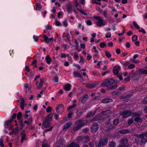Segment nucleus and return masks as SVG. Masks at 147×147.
<instances>
[{
  "label": "nucleus",
  "instance_id": "nucleus-31",
  "mask_svg": "<svg viewBox=\"0 0 147 147\" xmlns=\"http://www.w3.org/2000/svg\"><path fill=\"white\" fill-rule=\"evenodd\" d=\"M4 142V140L3 138L1 137L0 138V146L1 147H3L4 146L3 144Z\"/></svg>",
  "mask_w": 147,
  "mask_h": 147
},
{
  "label": "nucleus",
  "instance_id": "nucleus-51",
  "mask_svg": "<svg viewBox=\"0 0 147 147\" xmlns=\"http://www.w3.org/2000/svg\"><path fill=\"white\" fill-rule=\"evenodd\" d=\"M115 11H117L116 9H115V7H113L111 9V10L110 12H111V14L112 15H113V12Z\"/></svg>",
  "mask_w": 147,
  "mask_h": 147
},
{
  "label": "nucleus",
  "instance_id": "nucleus-4",
  "mask_svg": "<svg viewBox=\"0 0 147 147\" xmlns=\"http://www.w3.org/2000/svg\"><path fill=\"white\" fill-rule=\"evenodd\" d=\"M108 142L107 138H103L100 140L99 143L98 145H96V147H101L105 145Z\"/></svg>",
  "mask_w": 147,
  "mask_h": 147
},
{
  "label": "nucleus",
  "instance_id": "nucleus-36",
  "mask_svg": "<svg viewBox=\"0 0 147 147\" xmlns=\"http://www.w3.org/2000/svg\"><path fill=\"white\" fill-rule=\"evenodd\" d=\"M119 122V120L118 119H115L114 120L113 123L114 125L115 126L117 125Z\"/></svg>",
  "mask_w": 147,
  "mask_h": 147
},
{
  "label": "nucleus",
  "instance_id": "nucleus-28",
  "mask_svg": "<svg viewBox=\"0 0 147 147\" xmlns=\"http://www.w3.org/2000/svg\"><path fill=\"white\" fill-rule=\"evenodd\" d=\"M90 140V138L88 136H85L83 139V141L84 142H87Z\"/></svg>",
  "mask_w": 147,
  "mask_h": 147
},
{
  "label": "nucleus",
  "instance_id": "nucleus-9",
  "mask_svg": "<svg viewBox=\"0 0 147 147\" xmlns=\"http://www.w3.org/2000/svg\"><path fill=\"white\" fill-rule=\"evenodd\" d=\"M133 116L135 118L134 119V121L137 122H141L142 121V119L139 117V114L137 113H135L134 114Z\"/></svg>",
  "mask_w": 147,
  "mask_h": 147
},
{
  "label": "nucleus",
  "instance_id": "nucleus-34",
  "mask_svg": "<svg viewBox=\"0 0 147 147\" xmlns=\"http://www.w3.org/2000/svg\"><path fill=\"white\" fill-rule=\"evenodd\" d=\"M133 25L135 27L138 29H140V27L137 24L136 22H135L134 21L133 22Z\"/></svg>",
  "mask_w": 147,
  "mask_h": 147
},
{
  "label": "nucleus",
  "instance_id": "nucleus-49",
  "mask_svg": "<svg viewBox=\"0 0 147 147\" xmlns=\"http://www.w3.org/2000/svg\"><path fill=\"white\" fill-rule=\"evenodd\" d=\"M53 127H51L49 129H45L44 131V133H46L48 132L49 131H50L52 130Z\"/></svg>",
  "mask_w": 147,
  "mask_h": 147
},
{
  "label": "nucleus",
  "instance_id": "nucleus-55",
  "mask_svg": "<svg viewBox=\"0 0 147 147\" xmlns=\"http://www.w3.org/2000/svg\"><path fill=\"white\" fill-rule=\"evenodd\" d=\"M52 109L51 107L49 106V107H47L46 109V111L47 112H50L51 110Z\"/></svg>",
  "mask_w": 147,
  "mask_h": 147
},
{
  "label": "nucleus",
  "instance_id": "nucleus-17",
  "mask_svg": "<svg viewBox=\"0 0 147 147\" xmlns=\"http://www.w3.org/2000/svg\"><path fill=\"white\" fill-rule=\"evenodd\" d=\"M139 74H147V70L144 68H141L138 70Z\"/></svg>",
  "mask_w": 147,
  "mask_h": 147
},
{
  "label": "nucleus",
  "instance_id": "nucleus-41",
  "mask_svg": "<svg viewBox=\"0 0 147 147\" xmlns=\"http://www.w3.org/2000/svg\"><path fill=\"white\" fill-rule=\"evenodd\" d=\"M80 60L79 62L80 63H82V64H84L85 61V60L82 56H80Z\"/></svg>",
  "mask_w": 147,
  "mask_h": 147
},
{
  "label": "nucleus",
  "instance_id": "nucleus-35",
  "mask_svg": "<svg viewBox=\"0 0 147 147\" xmlns=\"http://www.w3.org/2000/svg\"><path fill=\"white\" fill-rule=\"evenodd\" d=\"M118 86V85L117 84H115L113 85H112L110 86L109 88V90H111L113 89H114L117 88Z\"/></svg>",
  "mask_w": 147,
  "mask_h": 147
},
{
  "label": "nucleus",
  "instance_id": "nucleus-1",
  "mask_svg": "<svg viewBox=\"0 0 147 147\" xmlns=\"http://www.w3.org/2000/svg\"><path fill=\"white\" fill-rule=\"evenodd\" d=\"M115 81L113 79H108L106 80L102 84V86L108 87L109 85L113 84Z\"/></svg>",
  "mask_w": 147,
  "mask_h": 147
},
{
  "label": "nucleus",
  "instance_id": "nucleus-16",
  "mask_svg": "<svg viewBox=\"0 0 147 147\" xmlns=\"http://www.w3.org/2000/svg\"><path fill=\"white\" fill-rule=\"evenodd\" d=\"M76 125H77L80 128L84 125V123L82 120H80L76 121L75 123Z\"/></svg>",
  "mask_w": 147,
  "mask_h": 147
},
{
  "label": "nucleus",
  "instance_id": "nucleus-57",
  "mask_svg": "<svg viewBox=\"0 0 147 147\" xmlns=\"http://www.w3.org/2000/svg\"><path fill=\"white\" fill-rule=\"evenodd\" d=\"M105 36L107 38H110L111 36V34L110 32H108L105 35Z\"/></svg>",
  "mask_w": 147,
  "mask_h": 147
},
{
  "label": "nucleus",
  "instance_id": "nucleus-23",
  "mask_svg": "<svg viewBox=\"0 0 147 147\" xmlns=\"http://www.w3.org/2000/svg\"><path fill=\"white\" fill-rule=\"evenodd\" d=\"M46 62L48 64H50L51 62V59L49 55H47L45 58Z\"/></svg>",
  "mask_w": 147,
  "mask_h": 147
},
{
  "label": "nucleus",
  "instance_id": "nucleus-15",
  "mask_svg": "<svg viewBox=\"0 0 147 147\" xmlns=\"http://www.w3.org/2000/svg\"><path fill=\"white\" fill-rule=\"evenodd\" d=\"M20 101L21 102L20 103V107L21 109L22 110H23L24 109V107L26 106L27 104L25 102V101L24 98H21Z\"/></svg>",
  "mask_w": 147,
  "mask_h": 147
},
{
  "label": "nucleus",
  "instance_id": "nucleus-21",
  "mask_svg": "<svg viewBox=\"0 0 147 147\" xmlns=\"http://www.w3.org/2000/svg\"><path fill=\"white\" fill-rule=\"evenodd\" d=\"M112 101V99L109 98H107L102 100V102L104 103H107Z\"/></svg>",
  "mask_w": 147,
  "mask_h": 147
},
{
  "label": "nucleus",
  "instance_id": "nucleus-27",
  "mask_svg": "<svg viewBox=\"0 0 147 147\" xmlns=\"http://www.w3.org/2000/svg\"><path fill=\"white\" fill-rule=\"evenodd\" d=\"M96 113V111L90 112H89L87 115V117H90L91 116H92L94 115Z\"/></svg>",
  "mask_w": 147,
  "mask_h": 147
},
{
  "label": "nucleus",
  "instance_id": "nucleus-25",
  "mask_svg": "<svg viewBox=\"0 0 147 147\" xmlns=\"http://www.w3.org/2000/svg\"><path fill=\"white\" fill-rule=\"evenodd\" d=\"M96 35V33H94L91 34V36L92 37L90 40V42H94V38Z\"/></svg>",
  "mask_w": 147,
  "mask_h": 147
},
{
  "label": "nucleus",
  "instance_id": "nucleus-44",
  "mask_svg": "<svg viewBox=\"0 0 147 147\" xmlns=\"http://www.w3.org/2000/svg\"><path fill=\"white\" fill-rule=\"evenodd\" d=\"M100 98V97L99 96H98L96 97H95L93 99V100L95 102L99 100Z\"/></svg>",
  "mask_w": 147,
  "mask_h": 147
},
{
  "label": "nucleus",
  "instance_id": "nucleus-10",
  "mask_svg": "<svg viewBox=\"0 0 147 147\" xmlns=\"http://www.w3.org/2000/svg\"><path fill=\"white\" fill-rule=\"evenodd\" d=\"M21 142L23 143L24 140L27 139V137H26V134L25 133V131L24 130H22L21 134Z\"/></svg>",
  "mask_w": 147,
  "mask_h": 147
},
{
  "label": "nucleus",
  "instance_id": "nucleus-32",
  "mask_svg": "<svg viewBox=\"0 0 147 147\" xmlns=\"http://www.w3.org/2000/svg\"><path fill=\"white\" fill-rule=\"evenodd\" d=\"M36 9L37 10H40L41 8V4L40 3H36Z\"/></svg>",
  "mask_w": 147,
  "mask_h": 147
},
{
  "label": "nucleus",
  "instance_id": "nucleus-5",
  "mask_svg": "<svg viewBox=\"0 0 147 147\" xmlns=\"http://www.w3.org/2000/svg\"><path fill=\"white\" fill-rule=\"evenodd\" d=\"M131 112L130 111H124L120 113V115L123 118H127L131 115Z\"/></svg>",
  "mask_w": 147,
  "mask_h": 147
},
{
  "label": "nucleus",
  "instance_id": "nucleus-6",
  "mask_svg": "<svg viewBox=\"0 0 147 147\" xmlns=\"http://www.w3.org/2000/svg\"><path fill=\"white\" fill-rule=\"evenodd\" d=\"M128 140L125 138H123L120 141V145L118 147H128Z\"/></svg>",
  "mask_w": 147,
  "mask_h": 147
},
{
  "label": "nucleus",
  "instance_id": "nucleus-47",
  "mask_svg": "<svg viewBox=\"0 0 147 147\" xmlns=\"http://www.w3.org/2000/svg\"><path fill=\"white\" fill-rule=\"evenodd\" d=\"M72 144V147H79V146L76 144H75L74 142H72L70 145Z\"/></svg>",
  "mask_w": 147,
  "mask_h": 147
},
{
  "label": "nucleus",
  "instance_id": "nucleus-13",
  "mask_svg": "<svg viewBox=\"0 0 147 147\" xmlns=\"http://www.w3.org/2000/svg\"><path fill=\"white\" fill-rule=\"evenodd\" d=\"M72 122L71 121H69L66 123L64 126L63 129H67L72 125Z\"/></svg>",
  "mask_w": 147,
  "mask_h": 147
},
{
  "label": "nucleus",
  "instance_id": "nucleus-63",
  "mask_svg": "<svg viewBox=\"0 0 147 147\" xmlns=\"http://www.w3.org/2000/svg\"><path fill=\"white\" fill-rule=\"evenodd\" d=\"M107 10H105L103 12V14L105 17H107Z\"/></svg>",
  "mask_w": 147,
  "mask_h": 147
},
{
  "label": "nucleus",
  "instance_id": "nucleus-46",
  "mask_svg": "<svg viewBox=\"0 0 147 147\" xmlns=\"http://www.w3.org/2000/svg\"><path fill=\"white\" fill-rule=\"evenodd\" d=\"M128 67L129 69H132L135 67V66L133 64H131L129 65Z\"/></svg>",
  "mask_w": 147,
  "mask_h": 147
},
{
  "label": "nucleus",
  "instance_id": "nucleus-33",
  "mask_svg": "<svg viewBox=\"0 0 147 147\" xmlns=\"http://www.w3.org/2000/svg\"><path fill=\"white\" fill-rule=\"evenodd\" d=\"M132 39L133 41H136L138 39V36L136 35H134L132 36Z\"/></svg>",
  "mask_w": 147,
  "mask_h": 147
},
{
  "label": "nucleus",
  "instance_id": "nucleus-45",
  "mask_svg": "<svg viewBox=\"0 0 147 147\" xmlns=\"http://www.w3.org/2000/svg\"><path fill=\"white\" fill-rule=\"evenodd\" d=\"M100 46L101 48H103L106 46V45L104 42H102L100 43Z\"/></svg>",
  "mask_w": 147,
  "mask_h": 147
},
{
  "label": "nucleus",
  "instance_id": "nucleus-14",
  "mask_svg": "<svg viewBox=\"0 0 147 147\" xmlns=\"http://www.w3.org/2000/svg\"><path fill=\"white\" fill-rule=\"evenodd\" d=\"M43 36V38L47 43H49L50 41H52L53 39V38H48V36L45 35H44Z\"/></svg>",
  "mask_w": 147,
  "mask_h": 147
},
{
  "label": "nucleus",
  "instance_id": "nucleus-37",
  "mask_svg": "<svg viewBox=\"0 0 147 147\" xmlns=\"http://www.w3.org/2000/svg\"><path fill=\"white\" fill-rule=\"evenodd\" d=\"M105 54L106 56L108 58L111 57V55L110 53L108 51H106L105 52Z\"/></svg>",
  "mask_w": 147,
  "mask_h": 147
},
{
  "label": "nucleus",
  "instance_id": "nucleus-54",
  "mask_svg": "<svg viewBox=\"0 0 147 147\" xmlns=\"http://www.w3.org/2000/svg\"><path fill=\"white\" fill-rule=\"evenodd\" d=\"M86 24L90 26L92 24V22L90 21V20H88L86 22Z\"/></svg>",
  "mask_w": 147,
  "mask_h": 147
},
{
  "label": "nucleus",
  "instance_id": "nucleus-61",
  "mask_svg": "<svg viewBox=\"0 0 147 147\" xmlns=\"http://www.w3.org/2000/svg\"><path fill=\"white\" fill-rule=\"evenodd\" d=\"M82 139V138L81 136H80L78 137L77 138V140L78 141L80 142Z\"/></svg>",
  "mask_w": 147,
  "mask_h": 147
},
{
  "label": "nucleus",
  "instance_id": "nucleus-48",
  "mask_svg": "<svg viewBox=\"0 0 147 147\" xmlns=\"http://www.w3.org/2000/svg\"><path fill=\"white\" fill-rule=\"evenodd\" d=\"M133 120L132 119H128V124L129 125H130L133 123Z\"/></svg>",
  "mask_w": 147,
  "mask_h": 147
},
{
  "label": "nucleus",
  "instance_id": "nucleus-2",
  "mask_svg": "<svg viewBox=\"0 0 147 147\" xmlns=\"http://www.w3.org/2000/svg\"><path fill=\"white\" fill-rule=\"evenodd\" d=\"M94 18L98 20L96 22V24L98 26L101 27L105 25V22L100 17L96 16L94 17Z\"/></svg>",
  "mask_w": 147,
  "mask_h": 147
},
{
  "label": "nucleus",
  "instance_id": "nucleus-18",
  "mask_svg": "<svg viewBox=\"0 0 147 147\" xmlns=\"http://www.w3.org/2000/svg\"><path fill=\"white\" fill-rule=\"evenodd\" d=\"M119 133L122 134H125L130 132V131L128 129H123L119 131Z\"/></svg>",
  "mask_w": 147,
  "mask_h": 147
},
{
  "label": "nucleus",
  "instance_id": "nucleus-50",
  "mask_svg": "<svg viewBox=\"0 0 147 147\" xmlns=\"http://www.w3.org/2000/svg\"><path fill=\"white\" fill-rule=\"evenodd\" d=\"M80 128V127L77 125V126H75L73 127V130L74 131H76L78 130Z\"/></svg>",
  "mask_w": 147,
  "mask_h": 147
},
{
  "label": "nucleus",
  "instance_id": "nucleus-59",
  "mask_svg": "<svg viewBox=\"0 0 147 147\" xmlns=\"http://www.w3.org/2000/svg\"><path fill=\"white\" fill-rule=\"evenodd\" d=\"M15 131H14V133L15 134H16L19 131V128L18 127H17L15 129Z\"/></svg>",
  "mask_w": 147,
  "mask_h": 147
},
{
  "label": "nucleus",
  "instance_id": "nucleus-8",
  "mask_svg": "<svg viewBox=\"0 0 147 147\" xmlns=\"http://www.w3.org/2000/svg\"><path fill=\"white\" fill-rule=\"evenodd\" d=\"M98 124L97 123H94L91 127V131L92 133L94 134L98 131Z\"/></svg>",
  "mask_w": 147,
  "mask_h": 147
},
{
  "label": "nucleus",
  "instance_id": "nucleus-19",
  "mask_svg": "<svg viewBox=\"0 0 147 147\" xmlns=\"http://www.w3.org/2000/svg\"><path fill=\"white\" fill-rule=\"evenodd\" d=\"M44 83V80L42 79H40V81L39 83V85L37 87V88L38 89H41L43 84Z\"/></svg>",
  "mask_w": 147,
  "mask_h": 147
},
{
  "label": "nucleus",
  "instance_id": "nucleus-12",
  "mask_svg": "<svg viewBox=\"0 0 147 147\" xmlns=\"http://www.w3.org/2000/svg\"><path fill=\"white\" fill-rule=\"evenodd\" d=\"M120 67L119 66H116L113 67V72L114 74H117L119 73V70L120 69Z\"/></svg>",
  "mask_w": 147,
  "mask_h": 147
},
{
  "label": "nucleus",
  "instance_id": "nucleus-38",
  "mask_svg": "<svg viewBox=\"0 0 147 147\" xmlns=\"http://www.w3.org/2000/svg\"><path fill=\"white\" fill-rule=\"evenodd\" d=\"M55 24L56 26H61V22L58 21L56 20L55 22Z\"/></svg>",
  "mask_w": 147,
  "mask_h": 147
},
{
  "label": "nucleus",
  "instance_id": "nucleus-30",
  "mask_svg": "<svg viewBox=\"0 0 147 147\" xmlns=\"http://www.w3.org/2000/svg\"><path fill=\"white\" fill-rule=\"evenodd\" d=\"M10 124L7 121H5L4 123V127L6 128H8V127L10 126Z\"/></svg>",
  "mask_w": 147,
  "mask_h": 147
},
{
  "label": "nucleus",
  "instance_id": "nucleus-39",
  "mask_svg": "<svg viewBox=\"0 0 147 147\" xmlns=\"http://www.w3.org/2000/svg\"><path fill=\"white\" fill-rule=\"evenodd\" d=\"M110 147H115V144L113 141L111 142L109 144Z\"/></svg>",
  "mask_w": 147,
  "mask_h": 147
},
{
  "label": "nucleus",
  "instance_id": "nucleus-42",
  "mask_svg": "<svg viewBox=\"0 0 147 147\" xmlns=\"http://www.w3.org/2000/svg\"><path fill=\"white\" fill-rule=\"evenodd\" d=\"M76 106V104H73V105L69 106L67 108V109L68 110H70L72 108H74Z\"/></svg>",
  "mask_w": 147,
  "mask_h": 147
},
{
  "label": "nucleus",
  "instance_id": "nucleus-22",
  "mask_svg": "<svg viewBox=\"0 0 147 147\" xmlns=\"http://www.w3.org/2000/svg\"><path fill=\"white\" fill-rule=\"evenodd\" d=\"M71 85L70 84H67L66 85L64 88V89L67 91H69L71 89Z\"/></svg>",
  "mask_w": 147,
  "mask_h": 147
},
{
  "label": "nucleus",
  "instance_id": "nucleus-58",
  "mask_svg": "<svg viewBox=\"0 0 147 147\" xmlns=\"http://www.w3.org/2000/svg\"><path fill=\"white\" fill-rule=\"evenodd\" d=\"M89 131V129L87 128H86L83 129L82 131V132L83 133H86Z\"/></svg>",
  "mask_w": 147,
  "mask_h": 147
},
{
  "label": "nucleus",
  "instance_id": "nucleus-3",
  "mask_svg": "<svg viewBox=\"0 0 147 147\" xmlns=\"http://www.w3.org/2000/svg\"><path fill=\"white\" fill-rule=\"evenodd\" d=\"M136 136L139 138H142L141 142L142 144L146 143L147 141V134L146 133L141 134H137Z\"/></svg>",
  "mask_w": 147,
  "mask_h": 147
},
{
  "label": "nucleus",
  "instance_id": "nucleus-43",
  "mask_svg": "<svg viewBox=\"0 0 147 147\" xmlns=\"http://www.w3.org/2000/svg\"><path fill=\"white\" fill-rule=\"evenodd\" d=\"M67 9L68 11H71L72 9V7L71 4H69L67 5Z\"/></svg>",
  "mask_w": 147,
  "mask_h": 147
},
{
  "label": "nucleus",
  "instance_id": "nucleus-24",
  "mask_svg": "<svg viewBox=\"0 0 147 147\" xmlns=\"http://www.w3.org/2000/svg\"><path fill=\"white\" fill-rule=\"evenodd\" d=\"M52 115L51 114L49 115L48 116L46 117L45 120L46 121H47L50 122L52 120Z\"/></svg>",
  "mask_w": 147,
  "mask_h": 147
},
{
  "label": "nucleus",
  "instance_id": "nucleus-7",
  "mask_svg": "<svg viewBox=\"0 0 147 147\" xmlns=\"http://www.w3.org/2000/svg\"><path fill=\"white\" fill-rule=\"evenodd\" d=\"M56 111L58 113H61L63 111V105L61 104L58 105L56 108Z\"/></svg>",
  "mask_w": 147,
  "mask_h": 147
},
{
  "label": "nucleus",
  "instance_id": "nucleus-20",
  "mask_svg": "<svg viewBox=\"0 0 147 147\" xmlns=\"http://www.w3.org/2000/svg\"><path fill=\"white\" fill-rule=\"evenodd\" d=\"M50 123L49 122L45 120L42 123V125H43L45 128L48 127L50 126Z\"/></svg>",
  "mask_w": 147,
  "mask_h": 147
},
{
  "label": "nucleus",
  "instance_id": "nucleus-40",
  "mask_svg": "<svg viewBox=\"0 0 147 147\" xmlns=\"http://www.w3.org/2000/svg\"><path fill=\"white\" fill-rule=\"evenodd\" d=\"M22 116V113L21 112H19L17 116V118L19 120L20 119Z\"/></svg>",
  "mask_w": 147,
  "mask_h": 147
},
{
  "label": "nucleus",
  "instance_id": "nucleus-52",
  "mask_svg": "<svg viewBox=\"0 0 147 147\" xmlns=\"http://www.w3.org/2000/svg\"><path fill=\"white\" fill-rule=\"evenodd\" d=\"M139 31L140 32H142L144 34H146V32L145 31L144 29L143 28H141V29H139Z\"/></svg>",
  "mask_w": 147,
  "mask_h": 147
},
{
  "label": "nucleus",
  "instance_id": "nucleus-29",
  "mask_svg": "<svg viewBox=\"0 0 147 147\" xmlns=\"http://www.w3.org/2000/svg\"><path fill=\"white\" fill-rule=\"evenodd\" d=\"M95 84H88L87 85V86L90 88H93L95 86Z\"/></svg>",
  "mask_w": 147,
  "mask_h": 147
},
{
  "label": "nucleus",
  "instance_id": "nucleus-53",
  "mask_svg": "<svg viewBox=\"0 0 147 147\" xmlns=\"http://www.w3.org/2000/svg\"><path fill=\"white\" fill-rule=\"evenodd\" d=\"M111 111L109 110H107L105 111H103L102 114L104 115H106L107 114L109 113H110Z\"/></svg>",
  "mask_w": 147,
  "mask_h": 147
},
{
  "label": "nucleus",
  "instance_id": "nucleus-62",
  "mask_svg": "<svg viewBox=\"0 0 147 147\" xmlns=\"http://www.w3.org/2000/svg\"><path fill=\"white\" fill-rule=\"evenodd\" d=\"M63 24L65 26V27H66L67 26L68 24L67 21L66 20L63 22Z\"/></svg>",
  "mask_w": 147,
  "mask_h": 147
},
{
  "label": "nucleus",
  "instance_id": "nucleus-11",
  "mask_svg": "<svg viewBox=\"0 0 147 147\" xmlns=\"http://www.w3.org/2000/svg\"><path fill=\"white\" fill-rule=\"evenodd\" d=\"M89 98V96L88 94H86L82 96L81 99V102L82 103H85Z\"/></svg>",
  "mask_w": 147,
  "mask_h": 147
},
{
  "label": "nucleus",
  "instance_id": "nucleus-56",
  "mask_svg": "<svg viewBox=\"0 0 147 147\" xmlns=\"http://www.w3.org/2000/svg\"><path fill=\"white\" fill-rule=\"evenodd\" d=\"M112 125L111 123L110 122H108L107 123V127H108L109 129H111L113 128L112 127H110V126H111Z\"/></svg>",
  "mask_w": 147,
  "mask_h": 147
},
{
  "label": "nucleus",
  "instance_id": "nucleus-60",
  "mask_svg": "<svg viewBox=\"0 0 147 147\" xmlns=\"http://www.w3.org/2000/svg\"><path fill=\"white\" fill-rule=\"evenodd\" d=\"M42 147H49V145L46 143H44L42 144Z\"/></svg>",
  "mask_w": 147,
  "mask_h": 147
},
{
  "label": "nucleus",
  "instance_id": "nucleus-26",
  "mask_svg": "<svg viewBox=\"0 0 147 147\" xmlns=\"http://www.w3.org/2000/svg\"><path fill=\"white\" fill-rule=\"evenodd\" d=\"M74 76L75 77H78L81 78L82 77L81 75L79 73L77 72H74Z\"/></svg>",
  "mask_w": 147,
  "mask_h": 147
},
{
  "label": "nucleus",
  "instance_id": "nucleus-64",
  "mask_svg": "<svg viewBox=\"0 0 147 147\" xmlns=\"http://www.w3.org/2000/svg\"><path fill=\"white\" fill-rule=\"evenodd\" d=\"M54 81L56 82H58V77L57 76H56L54 77Z\"/></svg>",
  "mask_w": 147,
  "mask_h": 147
}]
</instances>
